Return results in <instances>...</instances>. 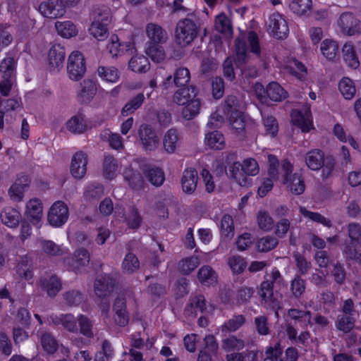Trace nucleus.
<instances>
[{
    "label": "nucleus",
    "instance_id": "nucleus-1",
    "mask_svg": "<svg viewBox=\"0 0 361 361\" xmlns=\"http://www.w3.org/2000/svg\"><path fill=\"white\" fill-rule=\"evenodd\" d=\"M197 89L191 85L182 87L175 92L173 102L178 105H185L182 110L184 118L191 120L200 112V101L197 98Z\"/></svg>",
    "mask_w": 361,
    "mask_h": 361
},
{
    "label": "nucleus",
    "instance_id": "nucleus-2",
    "mask_svg": "<svg viewBox=\"0 0 361 361\" xmlns=\"http://www.w3.org/2000/svg\"><path fill=\"white\" fill-rule=\"evenodd\" d=\"M235 63L237 68L240 70L241 78L243 82L249 83L250 80L256 78L258 76V69L255 66L250 64V56L247 52V44L243 39L237 38L235 39Z\"/></svg>",
    "mask_w": 361,
    "mask_h": 361
},
{
    "label": "nucleus",
    "instance_id": "nucleus-3",
    "mask_svg": "<svg viewBox=\"0 0 361 361\" xmlns=\"http://www.w3.org/2000/svg\"><path fill=\"white\" fill-rule=\"evenodd\" d=\"M271 281H264L260 285L259 294L264 303L275 311L278 316V310L281 308V296L274 293L273 283L282 281V277L279 270L274 269L271 273Z\"/></svg>",
    "mask_w": 361,
    "mask_h": 361
},
{
    "label": "nucleus",
    "instance_id": "nucleus-4",
    "mask_svg": "<svg viewBox=\"0 0 361 361\" xmlns=\"http://www.w3.org/2000/svg\"><path fill=\"white\" fill-rule=\"evenodd\" d=\"M198 28L196 23L190 18L180 20L175 31L176 42L181 47H185L197 37Z\"/></svg>",
    "mask_w": 361,
    "mask_h": 361
},
{
    "label": "nucleus",
    "instance_id": "nucleus-5",
    "mask_svg": "<svg viewBox=\"0 0 361 361\" xmlns=\"http://www.w3.org/2000/svg\"><path fill=\"white\" fill-rule=\"evenodd\" d=\"M281 169L283 173V183L287 185L291 192L297 195L303 193L305 185L301 173H292L293 166L287 160L282 161Z\"/></svg>",
    "mask_w": 361,
    "mask_h": 361
},
{
    "label": "nucleus",
    "instance_id": "nucleus-6",
    "mask_svg": "<svg viewBox=\"0 0 361 361\" xmlns=\"http://www.w3.org/2000/svg\"><path fill=\"white\" fill-rule=\"evenodd\" d=\"M15 60L12 57L4 59L0 64V73L3 80L0 82V92L7 96L12 85V78L15 73Z\"/></svg>",
    "mask_w": 361,
    "mask_h": 361
},
{
    "label": "nucleus",
    "instance_id": "nucleus-7",
    "mask_svg": "<svg viewBox=\"0 0 361 361\" xmlns=\"http://www.w3.org/2000/svg\"><path fill=\"white\" fill-rule=\"evenodd\" d=\"M67 71L71 80H79L86 71L85 58L80 51H73L68 57Z\"/></svg>",
    "mask_w": 361,
    "mask_h": 361
},
{
    "label": "nucleus",
    "instance_id": "nucleus-8",
    "mask_svg": "<svg viewBox=\"0 0 361 361\" xmlns=\"http://www.w3.org/2000/svg\"><path fill=\"white\" fill-rule=\"evenodd\" d=\"M139 140L146 151H154L159 145V139L154 129L149 124L142 123L138 129Z\"/></svg>",
    "mask_w": 361,
    "mask_h": 361
},
{
    "label": "nucleus",
    "instance_id": "nucleus-9",
    "mask_svg": "<svg viewBox=\"0 0 361 361\" xmlns=\"http://www.w3.org/2000/svg\"><path fill=\"white\" fill-rule=\"evenodd\" d=\"M68 215L67 205L62 201H56L49 209L47 220L52 226L60 227L67 221Z\"/></svg>",
    "mask_w": 361,
    "mask_h": 361
},
{
    "label": "nucleus",
    "instance_id": "nucleus-10",
    "mask_svg": "<svg viewBox=\"0 0 361 361\" xmlns=\"http://www.w3.org/2000/svg\"><path fill=\"white\" fill-rule=\"evenodd\" d=\"M38 10L44 17L51 19L60 18L66 13L62 0H47L42 1L39 4Z\"/></svg>",
    "mask_w": 361,
    "mask_h": 361
},
{
    "label": "nucleus",
    "instance_id": "nucleus-11",
    "mask_svg": "<svg viewBox=\"0 0 361 361\" xmlns=\"http://www.w3.org/2000/svg\"><path fill=\"white\" fill-rule=\"evenodd\" d=\"M90 262V255L87 250L79 248L73 256L67 259L69 267L75 273H82L88 267Z\"/></svg>",
    "mask_w": 361,
    "mask_h": 361
},
{
    "label": "nucleus",
    "instance_id": "nucleus-12",
    "mask_svg": "<svg viewBox=\"0 0 361 361\" xmlns=\"http://www.w3.org/2000/svg\"><path fill=\"white\" fill-rule=\"evenodd\" d=\"M269 30L276 39H282L288 36V27L282 15L274 13L269 18Z\"/></svg>",
    "mask_w": 361,
    "mask_h": 361
},
{
    "label": "nucleus",
    "instance_id": "nucleus-13",
    "mask_svg": "<svg viewBox=\"0 0 361 361\" xmlns=\"http://www.w3.org/2000/svg\"><path fill=\"white\" fill-rule=\"evenodd\" d=\"M338 24L342 32L345 35L351 36L361 32V22L351 12L343 13Z\"/></svg>",
    "mask_w": 361,
    "mask_h": 361
},
{
    "label": "nucleus",
    "instance_id": "nucleus-14",
    "mask_svg": "<svg viewBox=\"0 0 361 361\" xmlns=\"http://www.w3.org/2000/svg\"><path fill=\"white\" fill-rule=\"evenodd\" d=\"M115 286V279L109 274L99 276L94 283V293L98 298H105L111 295Z\"/></svg>",
    "mask_w": 361,
    "mask_h": 361
},
{
    "label": "nucleus",
    "instance_id": "nucleus-15",
    "mask_svg": "<svg viewBox=\"0 0 361 361\" xmlns=\"http://www.w3.org/2000/svg\"><path fill=\"white\" fill-rule=\"evenodd\" d=\"M87 155L82 151L77 152L72 157L70 166L71 175L76 179H82L87 172Z\"/></svg>",
    "mask_w": 361,
    "mask_h": 361
},
{
    "label": "nucleus",
    "instance_id": "nucleus-16",
    "mask_svg": "<svg viewBox=\"0 0 361 361\" xmlns=\"http://www.w3.org/2000/svg\"><path fill=\"white\" fill-rule=\"evenodd\" d=\"M235 159L234 153L228 154L226 161L228 165V172L226 173L229 177L234 178L240 185L246 186L248 183L247 178L241 171V164L239 161H235Z\"/></svg>",
    "mask_w": 361,
    "mask_h": 361
},
{
    "label": "nucleus",
    "instance_id": "nucleus-17",
    "mask_svg": "<svg viewBox=\"0 0 361 361\" xmlns=\"http://www.w3.org/2000/svg\"><path fill=\"white\" fill-rule=\"evenodd\" d=\"M52 323L55 325H61L68 332L78 334V317L73 314H61L59 315H51L50 317Z\"/></svg>",
    "mask_w": 361,
    "mask_h": 361
},
{
    "label": "nucleus",
    "instance_id": "nucleus-18",
    "mask_svg": "<svg viewBox=\"0 0 361 361\" xmlns=\"http://www.w3.org/2000/svg\"><path fill=\"white\" fill-rule=\"evenodd\" d=\"M39 283L41 288L51 298H54L62 288L61 281L56 275L42 276Z\"/></svg>",
    "mask_w": 361,
    "mask_h": 361
},
{
    "label": "nucleus",
    "instance_id": "nucleus-19",
    "mask_svg": "<svg viewBox=\"0 0 361 361\" xmlns=\"http://www.w3.org/2000/svg\"><path fill=\"white\" fill-rule=\"evenodd\" d=\"M147 36L149 41L146 44H162L168 40L167 32L160 25L154 23H149L146 27Z\"/></svg>",
    "mask_w": 361,
    "mask_h": 361
},
{
    "label": "nucleus",
    "instance_id": "nucleus-20",
    "mask_svg": "<svg viewBox=\"0 0 361 361\" xmlns=\"http://www.w3.org/2000/svg\"><path fill=\"white\" fill-rule=\"evenodd\" d=\"M141 171L148 181L156 187L161 186L165 180L164 171L158 166L145 164L141 167Z\"/></svg>",
    "mask_w": 361,
    "mask_h": 361
},
{
    "label": "nucleus",
    "instance_id": "nucleus-21",
    "mask_svg": "<svg viewBox=\"0 0 361 361\" xmlns=\"http://www.w3.org/2000/svg\"><path fill=\"white\" fill-rule=\"evenodd\" d=\"M287 316L295 321L294 326L299 325L301 328L306 329L308 325H311L312 313L310 310H303L291 308L288 310Z\"/></svg>",
    "mask_w": 361,
    "mask_h": 361
},
{
    "label": "nucleus",
    "instance_id": "nucleus-22",
    "mask_svg": "<svg viewBox=\"0 0 361 361\" xmlns=\"http://www.w3.org/2000/svg\"><path fill=\"white\" fill-rule=\"evenodd\" d=\"M207 311L206 300L204 295H197L191 297L190 303L185 308V314L195 317L198 312L204 314Z\"/></svg>",
    "mask_w": 361,
    "mask_h": 361
},
{
    "label": "nucleus",
    "instance_id": "nucleus-23",
    "mask_svg": "<svg viewBox=\"0 0 361 361\" xmlns=\"http://www.w3.org/2000/svg\"><path fill=\"white\" fill-rule=\"evenodd\" d=\"M198 176L197 171L192 168L184 170L181 178L182 188L184 192L192 194L197 188Z\"/></svg>",
    "mask_w": 361,
    "mask_h": 361
},
{
    "label": "nucleus",
    "instance_id": "nucleus-24",
    "mask_svg": "<svg viewBox=\"0 0 361 361\" xmlns=\"http://www.w3.org/2000/svg\"><path fill=\"white\" fill-rule=\"evenodd\" d=\"M93 21L92 23V30H96L95 25L99 23L104 25H109L111 23V16L110 9L106 6H95L92 12Z\"/></svg>",
    "mask_w": 361,
    "mask_h": 361
},
{
    "label": "nucleus",
    "instance_id": "nucleus-25",
    "mask_svg": "<svg viewBox=\"0 0 361 361\" xmlns=\"http://www.w3.org/2000/svg\"><path fill=\"white\" fill-rule=\"evenodd\" d=\"M180 136L176 128L168 130L163 137V146L164 150L172 154L175 152L180 143Z\"/></svg>",
    "mask_w": 361,
    "mask_h": 361
},
{
    "label": "nucleus",
    "instance_id": "nucleus-26",
    "mask_svg": "<svg viewBox=\"0 0 361 361\" xmlns=\"http://www.w3.org/2000/svg\"><path fill=\"white\" fill-rule=\"evenodd\" d=\"M66 56V51L63 47L60 44H55L51 47L49 51V62L52 68H61Z\"/></svg>",
    "mask_w": 361,
    "mask_h": 361
},
{
    "label": "nucleus",
    "instance_id": "nucleus-27",
    "mask_svg": "<svg viewBox=\"0 0 361 361\" xmlns=\"http://www.w3.org/2000/svg\"><path fill=\"white\" fill-rule=\"evenodd\" d=\"M97 93L95 83L91 80H84L80 83L78 99L82 103H89Z\"/></svg>",
    "mask_w": 361,
    "mask_h": 361
},
{
    "label": "nucleus",
    "instance_id": "nucleus-28",
    "mask_svg": "<svg viewBox=\"0 0 361 361\" xmlns=\"http://www.w3.org/2000/svg\"><path fill=\"white\" fill-rule=\"evenodd\" d=\"M324 161V154L319 149H313L306 154L305 163L309 169L317 171L322 167Z\"/></svg>",
    "mask_w": 361,
    "mask_h": 361
},
{
    "label": "nucleus",
    "instance_id": "nucleus-29",
    "mask_svg": "<svg viewBox=\"0 0 361 361\" xmlns=\"http://www.w3.org/2000/svg\"><path fill=\"white\" fill-rule=\"evenodd\" d=\"M0 218L4 224L14 228L16 227L20 222V214L17 209L13 207H6L1 212Z\"/></svg>",
    "mask_w": 361,
    "mask_h": 361
},
{
    "label": "nucleus",
    "instance_id": "nucleus-30",
    "mask_svg": "<svg viewBox=\"0 0 361 361\" xmlns=\"http://www.w3.org/2000/svg\"><path fill=\"white\" fill-rule=\"evenodd\" d=\"M357 317L338 314L335 322L338 330L343 333L350 332L355 327Z\"/></svg>",
    "mask_w": 361,
    "mask_h": 361
},
{
    "label": "nucleus",
    "instance_id": "nucleus-31",
    "mask_svg": "<svg viewBox=\"0 0 361 361\" xmlns=\"http://www.w3.org/2000/svg\"><path fill=\"white\" fill-rule=\"evenodd\" d=\"M240 102L236 96L231 94L227 96L225 99L224 112L227 117L231 116V118H233L235 115V116L240 115V113H242L240 110Z\"/></svg>",
    "mask_w": 361,
    "mask_h": 361
},
{
    "label": "nucleus",
    "instance_id": "nucleus-32",
    "mask_svg": "<svg viewBox=\"0 0 361 361\" xmlns=\"http://www.w3.org/2000/svg\"><path fill=\"white\" fill-rule=\"evenodd\" d=\"M66 128L74 134L84 133L87 128L85 116L82 114H78L71 117L66 123Z\"/></svg>",
    "mask_w": 361,
    "mask_h": 361
},
{
    "label": "nucleus",
    "instance_id": "nucleus-33",
    "mask_svg": "<svg viewBox=\"0 0 361 361\" xmlns=\"http://www.w3.org/2000/svg\"><path fill=\"white\" fill-rule=\"evenodd\" d=\"M266 94L274 102H281L288 95L287 92L276 82H271L267 85Z\"/></svg>",
    "mask_w": 361,
    "mask_h": 361
},
{
    "label": "nucleus",
    "instance_id": "nucleus-34",
    "mask_svg": "<svg viewBox=\"0 0 361 361\" xmlns=\"http://www.w3.org/2000/svg\"><path fill=\"white\" fill-rule=\"evenodd\" d=\"M26 214L30 221L38 222L42 217V206L39 199L30 200L26 205Z\"/></svg>",
    "mask_w": 361,
    "mask_h": 361
},
{
    "label": "nucleus",
    "instance_id": "nucleus-35",
    "mask_svg": "<svg viewBox=\"0 0 361 361\" xmlns=\"http://www.w3.org/2000/svg\"><path fill=\"white\" fill-rule=\"evenodd\" d=\"M103 195V185L99 183H93L86 187L83 196L86 201L94 202L99 200Z\"/></svg>",
    "mask_w": 361,
    "mask_h": 361
},
{
    "label": "nucleus",
    "instance_id": "nucleus-36",
    "mask_svg": "<svg viewBox=\"0 0 361 361\" xmlns=\"http://www.w3.org/2000/svg\"><path fill=\"white\" fill-rule=\"evenodd\" d=\"M204 142L211 149L220 150L225 146V140L223 134L217 130L208 133L205 135Z\"/></svg>",
    "mask_w": 361,
    "mask_h": 361
},
{
    "label": "nucleus",
    "instance_id": "nucleus-37",
    "mask_svg": "<svg viewBox=\"0 0 361 361\" xmlns=\"http://www.w3.org/2000/svg\"><path fill=\"white\" fill-rule=\"evenodd\" d=\"M216 30L226 37H231L233 34V28L231 20L227 16L221 13L215 19Z\"/></svg>",
    "mask_w": 361,
    "mask_h": 361
},
{
    "label": "nucleus",
    "instance_id": "nucleus-38",
    "mask_svg": "<svg viewBox=\"0 0 361 361\" xmlns=\"http://www.w3.org/2000/svg\"><path fill=\"white\" fill-rule=\"evenodd\" d=\"M312 6V0H292L289 4L290 9L300 16L308 15Z\"/></svg>",
    "mask_w": 361,
    "mask_h": 361
},
{
    "label": "nucleus",
    "instance_id": "nucleus-39",
    "mask_svg": "<svg viewBox=\"0 0 361 361\" xmlns=\"http://www.w3.org/2000/svg\"><path fill=\"white\" fill-rule=\"evenodd\" d=\"M121 267L124 274H133L140 268L139 259L135 254L128 252L126 255L123 260Z\"/></svg>",
    "mask_w": 361,
    "mask_h": 361
},
{
    "label": "nucleus",
    "instance_id": "nucleus-40",
    "mask_svg": "<svg viewBox=\"0 0 361 361\" xmlns=\"http://www.w3.org/2000/svg\"><path fill=\"white\" fill-rule=\"evenodd\" d=\"M145 99V97L143 93L137 94L125 104L122 109L121 114L123 116H128V115L134 113L142 106Z\"/></svg>",
    "mask_w": 361,
    "mask_h": 361
},
{
    "label": "nucleus",
    "instance_id": "nucleus-41",
    "mask_svg": "<svg viewBox=\"0 0 361 361\" xmlns=\"http://www.w3.org/2000/svg\"><path fill=\"white\" fill-rule=\"evenodd\" d=\"M190 71L185 67L177 68L173 75V82L177 87H182L190 85Z\"/></svg>",
    "mask_w": 361,
    "mask_h": 361
},
{
    "label": "nucleus",
    "instance_id": "nucleus-42",
    "mask_svg": "<svg viewBox=\"0 0 361 361\" xmlns=\"http://www.w3.org/2000/svg\"><path fill=\"white\" fill-rule=\"evenodd\" d=\"M78 323L79 324L78 332L84 336L92 338L94 337L93 326L94 322L84 314L78 316Z\"/></svg>",
    "mask_w": 361,
    "mask_h": 361
},
{
    "label": "nucleus",
    "instance_id": "nucleus-43",
    "mask_svg": "<svg viewBox=\"0 0 361 361\" xmlns=\"http://www.w3.org/2000/svg\"><path fill=\"white\" fill-rule=\"evenodd\" d=\"M111 42L107 44V49L112 57L122 54L125 51H128L131 44L130 43L121 44L117 35H112Z\"/></svg>",
    "mask_w": 361,
    "mask_h": 361
},
{
    "label": "nucleus",
    "instance_id": "nucleus-44",
    "mask_svg": "<svg viewBox=\"0 0 361 361\" xmlns=\"http://www.w3.org/2000/svg\"><path fill=\"white\" fill-rule=\"evenodd\" d=\"M199 281L204 285L210 286L216 282V272L209 266L202 267L197 274Z\"/></svg>",
    "mask_w": 361,
    "mask_h": 361
},
{
    "label": "nucleus",
    "instance_id": "nucleus-45",
    "mask_svg": "<svg viewBox=\"0 0 361 361\" xmlns=\"http://www.w3.org/2000/svg\"><path fill=\"white\" fill-rule=\"evenodd\" d=\"M245 347V341L237 338L235 336H230L222 340L221 348L226 352L240 350Z\"/></svg>",
    "mask_w": 361,
    "mask_h": 361
},
{
    "label": "nucleus",
    "instance_id": "nucleus-46",
    "mask_svg": "<svg viewBox=\"0 0 361 361\" xmlns=\"http://www.w3.org/2000/svg\"><path fill=\"white\" fill-rule=\"evenodd\" d=\"M129 68L136 73H146L149 69V63L144 56L132 57L129 61Z\"/></svg>",
    "mask_w": 361,
    "mask_h": 361
},
{
    "label": "nucleus",
    "instance_id": "nucleus-47",
    "mask_svg": "<svg viewBox=\"0 0 361 361\" xmlns=\"http://www.w3.org/2000/svg\"><path fill=\"white\" fill-rule=\"evenodd\" d=\"M97 73L99 76L106 82H116L119 78L118 71L113 66H99Z\"/></svg>",
    "mask_w": 361,
    "mask_h": 361
},
{
    "label": "nucleus",
    "instance_id": "nucleus-48",
    "mask_svg": "<svg viewBox=\"0 0 361 361\" xmlns=\"http://www.w3.org/2000/svg\"><path fill=\"white\" fill-rule=\"evenodd\" d=\"M343 60L348 66L356 68L359 66L360 62L355 54L354 47L350 44H345L342 49Z\"/></svg>",
    "mask_w": 361,
    "mask_h": 361
},
{
    "label": "nucleus",
    "instance_id": "nucleus-49",
    "mask_svg": "<svg viewBox=\"0 0 361 361\" xmlns=\"http://www.w3.org/2000/svg\"><path fill=\"white\" fill-rule=\"evenodd\" d=\"M321 51L329 60H334L338 51V46L336 42L331 39H325L321 44Z\"/></svg>",
    "mask_w": 361,
    "mask_h": 361
},
{
    "label": "nucleus",
    "instance_id": "nucleus-50",
    "mask_svg": "<svg viewBox=\"0 0 361 361\" xmlns=\"http://www.w3.org/2000/svg\"><path fill=\"white\" fill-rule=\"evenodd\" d=\"M38 243L42 250L48 255L60 256L63 255L60 245L51 240L39 239Z\"/></svg>",
    "mask_w": 361,
    "mask_h": 361
},
{
    "label": "nucleus",
    "instance_id": "nucleus-51",
    "mask_svg": "<svg viewBox=\"0 0 361 361\" xmlns=\"http://www.w3.org/2000/svg\"><path fill=\"white\" fill-rule=\"evenodd\" d=\"M199 264V258L196 256H192L180 260L178 263V268L183 274L188 275L194 271Z\"/></svg>",
    "mask_w": 361,
    "mask_h": 361
},
{
    "label": "nucleus",
    "instance_id": "nucleus-52",
    "mask_svg": "<svg viewBox=\"0 0 361 361\" xmlns=\"http://www.w3.org/2000/svg\"><path fill=\"white\" fill-rule=\"evenodd\" d=\"M124 221L131 229H137L140 226L142 218L135 207H130L128 209V214L124 217Z\"/></svg>",
    "mask_w": 361,
    "mask_h": 361
},
{
    "label": "nucleus",
    "instance_id": "nucleus-53",
    "mask_svg": "<svg viewBox=\"0 0 361 361\" xmlns=\"http://www.w3.org/2000/svg\"><path fill=\"white\" fill-rule=\"evenodd\" d=\"M58 33L66 38H70L76 35L77 30L75 25L71 21L59 22L55 23Z\"/></svg>",
    "mask_w": 361,
    "mask_h": 361
},
{
    "label": "nucleus",
    "instance_id": "nucleus-54",
    "mask_svg": "<svg viewBox=\"0 0 361 361\" xmlns=\"http://www.w3.org/2000/svg\"><path fill=\"white\" fill-rule=\"evenodd\" d=\"M146 54L154 62H160L165 57V52L163 47L159 44H146Z\"/></svg>",
    "mask_w": 361,
    "mask_h": 361
},
{
    "label": "nucleus",
    "instance_id": "nucleus-55",
    "mask_svg": "<svg viewBox=\"0 0 361 361\" xmlns=\"http://www.w3.org/2000/svg\"><path fill=\"white\" fill-rule=\"evenodd\" d=\"M300 212L305 217L308 218L314 222L322 224L324 226L331 228L333 225L329 219L326 218L318 212L309 211L305 207H300Z\"/></svg>",
    "mask_w": 361,
    "mask_h": 361
},
{
    "label": "nucleus",
    "instance_id": "nucleus-56",
    "mask_svg": "<svg viewBox=\"0 0 361 361\" xmlns=\"http://www.w3.org/2000/svg\"><path fill=\"white\" fill-rule=\"evenodd\" d=\"M245 322V319L243 315H234L223 324L221 326V331L223 332L235 331L244 324Z\"/></svg>",
    "mask_w": 361,
    "mask_h": 361
},
{
    "label": "nucleus",
    "instance_id": "nucleus-57",
    "mask_svg": "<svg viewBox=\"0 0 361 361\" xmlns=\"http://www.w3.org/2000/svg\"><path fill=\"white\" fill-rule=\"evenodd\" d=\"M343 254L347 261H354L361 264V250L357 249L355 244L345 243Z\"/></svg>",
    "mask_w": 361,
    "mask_h": 361
},
{
    "label": "nucleus",
    "instance_id": "nucleus-58",
    "mask_svg": "<svg viewBox=\"0 0 361 361\" xmlns=\"http://www.w3.org/2000/svg\"><path fill=\"white\" fill-rule=\"evenodd\" d=\"M114 355V349L110 342L104 340L102 343V350L98 351L94 358V361H109Z\"/></svg>",
    "mask_w": 361,
    "mask_h": 361
},
{
    "label": "nucleus",
    "instance_id": "nucleus-59",
    "mask_svg": "<svg viewBox=\"0 0 361 361\" xmlns=\"http://www.w3.org/2000/svg\"><path fill=\"white\" fill-rule=\"evenodd\" d=\"M25 184H21L20 181H16L9 189V195L11 197L16 201H20L23 196V192L26 188L29 186L27 178H24Z\"/></svg>",
    "mask_w": 361,
    "mask_h": 361
},
{
    "label": "nucleus",
    "instance_id": "nucleus-60",
    "mask_svg": "<svg viewBox=\"0 0 361 361\" xmlns=\"http://www.w3.org/2000/svg\"><path fill=\"white\" fill-rule=\"evenodd\" d=\"M339 90L346 99H352L355 94V87L348 78H343L338 84Z\"/></svg>",
    "mask_w": 361,
    "mask_h": 361
},
{
    "label": "nucleus",
    "instance_id": "nucleus-61",
    "mask_svg": "<svg viewBox=\"0 0 361 361\" xmlns=\"http://www.w3.org/2000/svg\"><path fill=\"white\" fill-rule=\"evenodd\" d=\"M41 344L48 353H55L58 348V342L50 333H44L41 336Z\"/></svg>",
    "mask_w": 361,
    "mask_h": 361
},
{
    "label": "nucleus",
    "instance_id": "nucleus-62",
    "mask_svg": "<svg viewBox=\"0 0 361 361\" xmlns=\"http://www.w3.org/2000/svg\"><path fill=\"white\" fill-rule=\"evenodd\" d=\"M221 233L226 238H232L234 235L233 221L231 216L225 214L221 221Z\"/></svg>",
    "mask_w": 361,
    "mask_h": 361
},
{
    "label": "nucleus",
    "instance_id": "nucleus-63",
    "mask_svg": "<svg viewBox=\"0 0 361 361\" xmlns=\"http://www.w3.org/2000/svg\"><path fill=\"white\" fill-rule=\"evenodd\" d=\"M66 303L70 306H78L83 301L82 294L78 290H71L63 294Z\"/></svg>",
    "mask_w": 361,
    "mask_h": 361
},
{
    "label": "nucleus",
    "instance_id": "nucleus-64",
    "mask_svg": "<svg viewBox=\"0 0 361 361\" xmlns=\"http://www.w3.org/2000/svg\"><path fill=\"white\" fill-rule=\"evenodd\" d=\"M347 231L350 239L348 243H357L361 245V225L357 223H350L347 226Z\"/></svg>",
    "mask_w": 361,
    "mask_h": 361
}]
</instances>
